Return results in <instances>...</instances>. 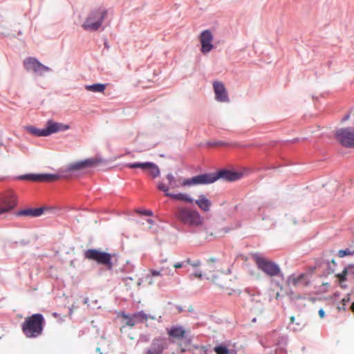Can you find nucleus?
<instances>
[{
	"mask_svg": "<svg viewBox=\"0 0 354 354\" xmlns=\"http://www.w3.org/2000/svg\"><path fill=\"white\" fill-rule=\"evenodd\" d=\"M45 319L41 314L37 313L27 317L21 324V330L26 337L35 338L42 334Z\"/></svg>",
	"mask_w": 354,
	"mask_h": 354,
	"instance_id": "nucleus-1",
	"label": "nucleus"
},
{
	"mask_svg": "<svg viewBox=\"0 0 354 354\" xmlns=\"http://www.w3.org/2000/svg\"><path fill=\"white\" fill-rule=\"evenodd\" d=\"M175 216L180 223L189 227H199L204 221L197 210L185 207H178Z\"/></svg>",
	"mask_w": 354,
	"mask_h": 354,
	"instance_id": "nucleus-2",
	"label": "nucleus"
},
{
	"mask_svg": "<svg viewBox=\"0 0 354 354\" xmlns=\"http://www.w3.org/2000/svg\"><path fill=\"white\" fill-rule=\"evenodd\" d=\"M203 185L211 184L216 182L219 178H223L227 181H235L239 180L241 175L239 173L228 170H220L214 173L201 174Z\"/></svg>",
	"mask_w": 354,
	"mask_h": 354,
	"instance_id": "nucleus-3",
	"label": "nucleus"
},
{
	"mask_svg": "<svg viewBox=\"0 0 354 354\" xmlns=\"http://www.w3.org/2000/svg\"><path fill=\"white\" fill-rule=\"evenodd\" d=\"M106 15V11L104 9H98L92 11L86 18L82 27L85 30L95 31L101 26L104 19Z\"/></svg>",
	"mask_w": 354,
	"mask_h": 354,
	"instance_id": "nucleus-4",
	"label": "nucleus"
},
{
	"mask_svg": "<svg viewBox=\"0 0 354 354\" xmlns=\"http://www.w3.org/2000/svg\"><path fill=\"white\" fill-rule=\"evenodd\" d=\"M254 261L258 268L267 275L272 277L281 274L279 266L274 262L259 256L255 257Z\"/></svg>",
	"mask_w": 354,
	"mask_h": 354,
	"instance_id": "nucleus-5",
	"label": "nucleus"
},
{
	"mask_svg": "<svg viewBox=\"0 0 354 354\" xmlns=\"http://www.w3.org/2000/svg\"><path fill=\"white\" fill-rule=\"evenodd\" d=\"M84 256L86 259L95 261L98 264L106 266L109 269L112 268L111 254L99 250L89 249L85 252Z\"/></svg>",
	"mask_w": 354,
	"mask_h": 354,
	"instance_id": "nucleus-6",
	"label": "nucleus"
},
{
	"mask_svg": "<svg viewBox=\"0 0 354 354\" xmlns=\"http://www.w3.org/2000/svg\"><path fill=\"white\" fill-rule=\"evenodd\" d=\"M201 176L198 175L191 178H176L172 174H169L167 175L169 185L171 188L176 189L180 187H190L194 185H203L201 182Z\"/></svg>",
	"mask_w": 354,
	"mask_h": 354,
	"instance_id": "nucleus-7",
	"label": "nucleus"
},
{
	"mask_svg": "<svg viewBox=\"0 0 354 354\" xmlns=\"http://www.w3.org/2000/svg\"><path fill=\"white\" fill-rule=\"evenodd\" d=\"M17 205V195L12 190H7L0 194V214L10 212Z\"/></svg>",
	"mask_w": 354,
	"mask_h": 354,
	"instance_id": "nucleus-8",
	"label": "nucleus"
},
{
	"mask_svg": "<svg viewBox=\"0 0 354 354\" xmlns=\"http://www.w3.org/2000/svg\"><path fill=\"white\" fill-rule=\"evenodd\" d=\"M24 68L28 72H32L38 75L42 76L44 73L51 71V68L44 66L36 58L29 57L23 62Z\"/></svg>",
	"mask_w": 354,
	"mask_h": 354,
	"instance_id": "nucleus-9",
	"label": "nucleus"
},
{
	"mask_svg": "<svg viewBox=\"0 0 354 354\" xmlns=\"http://www.w3.org/2000/svg\"><path fill=\"white\" fill-rule=\"evenodd\" d=\"M335 137L346 147H354V127L343 128L337 131Z\"/></svg>",
	"mask_w": 354,
	"mask_h": 354,
	"instance_id": "nucleus-10",
	"label": "nucleus"
},
{
	"mask_svg": "<svg viewBox=\"0 0 354 354\" xmlns=\"http://www.w3.org/2000/svg\"><path fill=\"white\" fill-rule=\"evenodd\" d=\"M310 274L309 273H301L299 274H291L288 278V283L293 286H308L310 284Z\"/></svg>",
	"mask_w": 354,
	"mask_h": 354,
	"instance_id": "nucleus-11",
	"label": "nucleus"
},
{
	"mask_svg": "<svg viewBox=\"0 0 354 354\" xmlns=\"http://www.w3.org/2000/svg\"><path fill=\"white\" fill-rule=\"evenodd\" d=\"M167 347L165 339L160 337L154 338L145 354H162Z\"/></svg>",
	"mask_w": 354,
	"mask_h": 354,
	"instance_id": "nucleus-12",
	"label": "nucleus"
},
{
	"mask_svg": "<svg viewBox=\"0 0 354 354\" xmlns=\"http://www.w3.org/2000/svg\"><path fill=\"white\" fill-rule=\"evenodd\" d=\"M100 161L97 158H90L82 161L71 163L68 165L67 171H80L87 167L96 165Z\"/></svg>",
	"mask_w": 354,
	"mask_h": 354,
	"instance_id": "nucleus-13",
	"label": "nucleus"
},
{
	"mask_svg": "<svg viewBox=\"0 0 354 354\" xmlns=\"http://www.w3.org/2000/svg\"><path fill=\"white\" fill-rule=\"evenodd\" d=\"M207 279L210 280L221 288L226 290L230 289L229 286L230 280L229 279V277L225 274L218 272H217L216 274H210L209 276L207 277Z\"/></svg>",
	"mask_w": 354,
	"mask_h": 354,
	"instance_id": "nucleus-14",
	"label": "nucleus"
},
{
	"mask_svg": "<svg viewBox=\"0 0 354 354\" xmlns=\"http://www.w3.org/2000/svg\"><path fill=\"white\" fill-rule=\"evenodd\" d=\"M200 41L201 43V52L207 53L213 48L212 44L213 41V35L209 30H204L200 35Z\"/></svg>",
	"mask_w": 354,
	"mask_h": 354,
	"instance_id": "nucleus-15",
	"label": "nucleus"
},
{
	"mask_svg": "<svg viewBox=\"0 0 354 354\" xmlns=\"http://www.w3.org/2000/svg\"><path fill=\"white\" fill-rule=\"evenodd\" d=\"M20 179L35 182H50L57 180L58 176L53 174H27L21 176Z\"/></svg>",
	"mask_w": 354,
	"mask_h": 354,
	"instance_id": "nucleus-16",
	"label": "nucleus"
},
{
	"mask_svg": "<svg viewBox=\"0 0 354 354\" xmlns=\"http://www.w3.org/2000/svg\"><path fill=\"white\" fill-rule=\"evenodd\" d=\"M70 127L68 124H64L60 122H56L53 120H49L46 123V136H48L50 134L64 131L68 130Z\"/></svg>",
	"mask_w": 354,
	"mask_h": 354,
	"instance_id": "nucleus-17",
	"label": "nucleus"
},
{
	"mask_svg": "<svg viewBox=\"0 0 354 354\" xmlns=\"http://www.w3.org/2000/svg\"><path fill=\"white\" fill-rule=\"evenodd\" d=\"M167 331L169 337L174 339L185 338L187 335V330L179 325L171 326L169 328H167Z\"/></svg>",
	"mask_w": 354,
	"mask_h": 354,
	"instance_id": "nucleus-18",
	"label": "nucleus"
},
{
	"mask_svg": "<svg viewBox=\"0 0 354 354\" xmlns=\"http://www.w3.org/2000/svg\"><path fill=\"white\" fill-rule=\"evenodd\" d=\"M215 269L214 261V259H210L209 262L203 267V271L198 269V268H194V271L192 274L194 277L201 279L203 275L207 277L209 276L211 272L215 271Z\"/></svg>",
	"mask_w": 354,
	"mask_h": 354,
	"instance_id": "nucleus-19",
	"label": "nucleus"
},
{
	"mask_svg": "<svg viewBox=\"0 0 354 354\" xmlns=\"http://www.w3.org/2000/svg\"><path fill=\"white\" fill-rule=\"evenodd\" d=\"M216 99L219 102H227L229 100L227 93L223 83L215 82L213 84Z\"/></svg>",
	"mask_w": 354,
	"mask_h": 354,
	"instance_id": "nucleus-20",
	"label": "nucleus"
},
{
	"mask_svg": "<svg viewBox=\"0 0 354 354\" xmlns=\"http://www.w3.org/2000/svg\"><path fill=\"white\" fill-rule=\"evenodd\" d=\"M44 209L43 207L30 208L19 211L17 215L21 216L38 217L44 213Z\"/></svg>",
	"mask_w": 354,
	"mask_h": 354,
	"instance_id": "nucleus-21",
	"label": "nucleus"
},
{
	"mask_svg": "<svg viewBox=\"0 0 354 354\" xmlns=\"http://www.w3.org/2000/svg\"><path fill=\"white\" fill-rule=\"evenodd\" d=\"M195 203L203 211L209 212L210 210L212 202L205 195H200Z\"/></svg>",
	"mask_w": 354,
	"mask_h": 354,
	"instance_id": "nucleus-22",
	"label": "nucleus"
},
{
	"mask_svg": "<svg viewBox=\"0 0 354 354\" xmlns=\"http://www.w3.org/2000/svg\"><path fill=\"white\" fill-rule=\"evenodd\" d=\"M133 317L134 318V322L136 324L146 322L148 321V319H154L155 317L152 316H148L146 313H145L143 311H140L136 313H134L133 315Z\"/></svg>",
	"mask_w": 354,
	"mask_h": 354,
	"instance_id": "nucleus-23",
	"label": "nucleus"
},
{
	"mask_svg": "<svg viewBox=\"0 0 354 354\" xmlns=\"http://www.w3.org/2000/svg\"><path fill=\"white\" fill-rule=\"evenodd\" d=\"M169 196L174 200L185 201L187 203H193L194 200L187 194L178 193V194H167Z\"/></svg>",
	"mask_w": 354,
	"mask_h": 354,
	"instance_id": "nucleus-24",
	"label": "nucleus"
},
{
	"mask_svg": "<svg viewBox=\"0 0 354 354\" xmlns=\"http://www.w3.org/2000/svg\"><path fill=\"white\" fill-rule=\"evenodd\" d=\"M25 129L29 133L38 137H45L46 136V129H40L33 126H28L25 127Z\"/></svg>",
	"mask_w": 354,
	"mask_h": 354,
	"instance_id": "nucleus-25",
	"label": "nucleus"
},
{
	"mask_svg": "<svg viewBox=\"0 0 354 354\" xmlns=\"http://www.w3.org/2000/svg\"><path fill=\"white\" fill-rule=\"evenodd\" d=\"M85 88L93 93H103L106 88V85L100 83L94 84L92 85L85 86Z\"/></svg>",
	"mask_w": 354,
	"mask_h": 354,
	"instance_id": "nucleus-26",
	"label": "nucleus"
},
{
	"mask_svg": "<svg viewBox=\"0 0 354 354\" xmlns=\"http://www.w3.org/2000/svg\"><path fill=\"white\" fill-rule=\"evenodd\" d=\"M121 317L124 320V326L133 327L136 325L133 315L131 316H129L123 313L122 314Z\"/></svg>",
	"mask_w": 354,
	"mask_h": 354,
	"instance_id": "nucleus-27",
	"label": "nucleus"
},
{
	"mask_svg": "<svg viewBox=\"0 0 354 354\" xmlns=\"http://www.w3.org/2000/svg\"><path fill=\"white\" fill-rule=\"evenodd\" d=\"M151 162H143V163H131L128 164L127 167L129 168H140L142 169H148Z\"/></svg>",
	"mask_w": 354,
	"mask_h": 354,
	"instance_id": "nucleus-28",
	"label": "nucleus"
},
{
	"mask_svg": "<svg viewBox=\"0 0 354 354\" xmlns=\"http://www.w3.org/2000/svg\"><path fill=\"white\" fill-rule=\"evenodd\" d=\"M214 351L216 354H230L228 348L223 344L215 346Z\"/></svg>",
	"mask_w": 354,
	"mask_h": 354,
	"instance_id": "nucleus-29",
	"label": "nucleus"
},
{
	"mask_svg": "<svg viewBox=\"0 0 354 354\" xmlns=\"http://www.w3.org/2000/svg\"><path fill=\"white\" fill-rule=\"evenodd\" d=\"M147 170L149 171V174L152 176L153 178H156L160 175L159 168L154 163L151 162Z\"/></svg>",
	"mask_w": 354,
	"mask_h": 354,
	"instance_id": "nucleus-30",
	"label": "nucleus"
},
{
	"mask_svg": "<svg viewBox=\"0 0 354 354\" xmlns=\"http://www.w3.org/2000/svg\"><path fill=\"white\" fill-rule=\"evenodd\" d=\"M193 354H207L205 346H194Z\"/></svg>",
	"mask_w": 354,
	"mask_h": 354,
	"instance_id": "nucleus-31",
	"label": "nucleus"
},
{
	"mask_svg": "<svg viewBox=\"0 0 354 354\" xmlns=\"http://www.w3.org/2000/svg\"><path fill=\"white\" fill-rule=\"evenodd\" d=\"M160 269L163 275H174L172 268L169 266L163 265Z\"/></svg>",
	"mask_w": 354,
	"mask_h": 354,
	"instance_id": "nucleus-32",
	"label": "nucleus"
},
{
	"mask_svg": "<svg viewBox=\"0 0 354 354\" xmlns=\"http://www.w3.org/2000/svg\"><path fill=\"white\" fill-rule=\"evenodd\" d=\"M347 274H348V269H347V268H345L341 273L337 274V277L339 279L340 282L345 281H346Z\"/></svg>",
	"mask_w": 354,
	"mask_h": 354,
	"instance_id": "nucleus-33",
	"label": "nucleus"
},
{
	"mask_svg": "<svg viewBox=\"0 0 354 354\" xmlns=\"http://www.w3.org/2000/svg\"><path fill=\"white\" fill-rule=\"evenodd\" d=\"M185 262L192 266L194 268H197L201 266V261L199 260L191 261L190 259H187Z\"/></svg>",
	"mask_w": 354,
	"mask_h": 354,
	"instance_id": "nucleus-34",
	"label": "nucleus"
},
{
	"mask_svg": "<svg viewBox=\"0 0 354 354\" xmlns=\"http://www.w3.org/2000/svg\"><path fill=\"white\" fill-rule=\"evenodd\" d=\"M158 189L160 191H162L165 193V195L167 196V194H171L169 192V187L165 185L162 183H160L158 185Z\"/></svg>",
	"mask_w": 354,
	"mask_h": 354,
	"instance_id": "nucleus-35",
	"label": "nucleus"
},
{
	"mask_svg": "<svg viewBox=\"0 0 354 354\" xmlns=\"http://www.w3.org/2000/svg\"><path fill=\"white\" fill-rule=\"evenodd\" d=\"M352 254V252H351L350 250L348 249H346V250H339L338 252V256L340 258H342V257H344L345 256H347V255H351Z\"/></svg>",
	"mask_w": 354,
	"mask_h": 354,
	"instance_id": "nucleus-36",
	"label": "nucleus"
},
{
	"mask_svg": "<svg viewBox=\"0 0 354 354\" xmlns=\"http://www.w3.org/2000/svg\"><path fill=\"white\" fill-rule=\"evenodd\" d=\"M209 145L211 147H215V146H226L227 143L223 142V141H218V142H209Z\"/></svg>",
	"mask_w": 354,
	"mask_h": 354,
	"instance_id": "nucleus-37",
	"label": "nucleus"
},
{
	"mask_svg": "<svg viewBox=\"0 0 354 354\" xmlns=\"http://www.w3.org/2000/svg\"><path fill=\"white\" fill-rule=\"evenodd\" d=\"M150 272H151V275L153 276V277L163 275L162 272L161 271V269H160L159 270H151Z\"/></svg>",
	"mask_w": 354,
	"mask_h": 354,
	"instance_id": "nucleus-38",
	"label": "nucleus"
},
{
	"mask_svg": "<svg viewBox=\"0 0 354 354\" xmlns=\"http://www.w3.org/2000/svg\"><path fill=\"white\" fill-rule=\"evenodd\" d=\"M139 213L146 216H151L152 214V212L149 210L140 211Z\"/></svg>",
	"mask_w": 354,
	"mask_h": 354,
	"instance_id": "nucleus-39",
	"label": "nucleus"
},
{
	"mask_svg": "<svg viewBox=\"0 0 354 354\" xmlns=\"http://www.w3.org/2000/svg\"><path fill=\"white\" fill-rule=\"evenodd\" d=\"M318 313L321 319H323L325 317V312L322 308L319 309Z\"/></svg>",
	"mask_w": 354,
	"mask_h": 354,
	"instance_id": "nucleus-40",
	"label": "nucleus"
},
{
	"mask_svg": "<svg viewBox=\"0 0 354 354\" xmlns=\"http://www.w3.org/2000/svg\"><path fill=\"white\" fill-rule=\"evenodd\" d=\"M172 267L174 268H181L183 267V263H176L174 264L172 266Z\"/></svg>",
	"mask_w": 354,
	"mask_h": 354,
	"instance_id": "nucleus-41",
	"label": "nucleus"
},
{
	"mask_svg": "<svg viewBox=\"0 0 354 354\" xmlns=\"http://www.w3.org/2000/svg\"><path fill=\"white\" fill-rule=\"evenodd\" d=\"M284 343L286 344L287 342V337L286 336H282L280 337V341L279 340V343Z\"/></svg>",
	"mask_w": 354,
	"mask_h": 354,
	"instance_id": "nucleus-42",
	"label": "nucleus"
},
{
	"mask_svg": "<svg viewBox=\"0 0 354 354\" xmlns=\"http://www.w3.org/2000/svg\"><path fill=\"white\" fill-rule=\"evenodd\" d=\"M290 322L294 323L295 320V317L294 316L290 317Z\"/></svg>",
	"mask_w": 354,
	"mask_h": 354,
	"instance_id": "nucleus-43",
	"label": "nucleus"
},
{
	"mask_svg": "<svg viewBox=\"0 0 354 354\" xmlns=\"http://www.w3.org/2000/svg\"><path fill=\"white\" fill-rule=\"evenodd\" d=\"M351 309L352 312L354 313V302L351 304Z\"/></svg>",
	"mask_w": 354,
	"mask_h": 354,
	"instance_id": "nucleus-44",
	"label": "nucleus"
},
{
	"mask_svg": "<svg viewBox=\"0 0 354 354\" xmlns=\"http://www.w3.org/2000/svg\"><path fill=\"white\" fill-rule=\"evenodd\" d=\"M310 300L312 301L313 302H314L316 300V299L315 298H310Z\"/></svg>",
	"mask_w": 354,
	"mask_h": 354,
	"instance_id": "nucleus-45",
	"label": "nucleus"
},
{
	"mask_svg": "<svg viewBox=\"0 0 354 354\" xmlns=\"http://www.w3.org/2000/svg\"><path fill=\"white\" fill-rule=\"evenodd\" d=\"M342 301H343V306H344V304H345L344 302L346 301V300L344 299H342Z\"/></svg>",
	"mask_w": 354,
	"mask_h": 354,
	"instance_id": "nucleus-46",
	"label": "nucleus"
}]
</instances>
